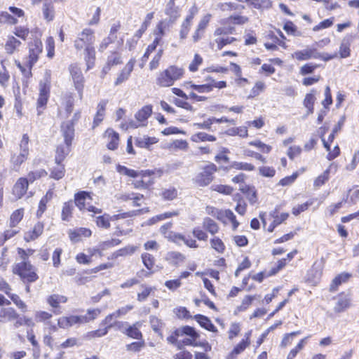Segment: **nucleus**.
<instances>
[{"label": "nucleus", "instance_id": "obj_25", "mask_svg": "<svg viewBox=\"0 0 359 359\" xmlns=\"http://www.w3.org/2000/svg\"><path fill=\"white\" fill-rule=\"evenodd\" d=\"M42 13L44 19L50 22L55 18V8L51 1L49 2H44L42 8Z\"/></svg>", "mask_w": 359, "mask_h": 359}, {"label": "nucleus", "instance_id": "obj_61", "mask_svg": "<svg viewBox=\"0 0 359 359\" xmlns=\"http://www.w3.org/2000/svg\"><path fill=\"white\" fill-rule=\"evenodd\" d=\"M223 211L224 210L209 205L205 208V212L208 215L215 217L219 220H222L224 218Z\"/></svg>", "mask_w": 359, "mask_h": 359}, {"label": "nucleus", "instance_id": "obj_39", "mask_svg": "<svg viewBox=\"0 0 359 359\" xmlns=\"http://www.w3.org/2000/svg\"><path fill=\"white\" fill-rule=\"evenodd\" d=\"M24 216V209L20 208L15 210L10 217V226L15 227L22 219Z\"/></svg>", "mask_w": 359, "mask_h": 359}, {"label": "nucleus", "instance_id": "obj_4", "mask_svg": "<svg viewBox=\"0 0 359 359\" xmlns=\"http://www.w3.org/2000/svg\"><path fill=\"white\" fill-rule=\"evenodd\" d=\"M12 271L14 274L18 275L25 283H34L39 278L35 267L29 262L15 264Z\"/></svg>", "mask_w": 359, "mask_h": 359}, {"label": "nucleus", "instance_id": "obj_44", "mask_svg": "<svg viewBox=\"0 0 359 359\" xmlns=\"http://www.w3.org/2000/svg\"><path fill=\"white\" fill-rule=\"evenodd\" d=\"M140 323H136L133 325L130 326L126 332V334L133 339H140L142 338V333L139 330L138 326H140Z\"/></svg>", "mask_w": 359, "mask_h": 359}, {"label": "nucleus", "instance_id": "obj_17", "mask_svg": "<svg viewBox=\"0 0 359 359\" xmlns=\"http://www.w3.org/2000/svg\"><path fill=\"white\" fill-rule=\"evenodd\" d=\"M22 43L20 40L16 39L14 36L9 35L7 37L6 41L4 45V49L7 54L13 55L15 52L19 51Z\"/></svg>", "mask_w": 359, "mask_h": 359}, {"label": "nucleus", "instance_id": "obj_27", "mask_svg": "<svg viewBox=\"0 0 359 359\" xmlns=\"http://www.w3.org/2000/svg\"><path fill=\"white\" fill-rule=\"evenodd\" d=\"M316 100V90H312L311 93L306 95L304 100V105L307 109V114H311L313 113V104Z\"/></svg>", "mask_w": 359, "mask_h": 359}, {"label": "nucleus", "instance_id": "obj_16", "mask_svg": "<svg viewBox=\"0 0 359 359\" xmlns=\"http://www.w3.org/2000/svg\"><path fill=\"white\" fill-rule=\"evenodd\" d=\"M337 302L334 307L335 313H341L351 306V298L349 295L344 293L339 294L337 298Z\"/></svg>", "mask_w": 359, "mask_h": 359}, {"label": "nucleus", "instance_id": "obj_9", "mask_svg": "<svg viewBox=\"0 0 359 359\" xmlns=\"http://www.w3.org/2000/svg\"><path fill=\"white\" fill-rule=\"evenodd\" d=\"M29 139L27 134L22 135V140L20 142V152L18 155H13L11 158V162L15 165H20L25 162L29 156Z\"/></svg>", "mask_w": 359, "mask_h": 359}, {"label": "nucleus", "instance_id": "obj_10", "mask_svg": "<svg viewBox=\"0 0 359 359\" xmlns=\"http://www.w3.org/2000/svg\"><path fill=\"white\" fill-rule=\"evenodd\" d=\"M217 170V168L215 164L210 163L207 165L196 176V183L201 187H205L210 184L213 180V175Z\"/></svg>", "mask_w": 359, "mask_h": 359}, {"label": "nucleus", "instance_id": "obj_58", "mask_svg": "<svg viewBox=\"0 0 359 359\" xmlns=\"http://www.w3.org/2000/svg\"><path fill=\"white\" fill-rule=\"evenodd\" d=\"M8 296L11 298V299L19 309L23 312L27 311V306L26 304L20 299L18 294L10 293Z\"/></svg>", "mask_w": 359, "mask_h": 359}, {"label": "nucleus", "instance_id": "obj_59", "mask_svg": "<svg viewBox=\"0 0 359 359\" xmlns=\"http://www.w3.org/2000/svg\"><path fill=\"white\" fill-rule=\"evenodd\" d=\"M329 175L330 170L327 169L314 180V187L318 188L323 186L329 180Z\"/></svg>", "mask_w": 359, "mask_h": 359}, {"label": "nucleus", "instance_id": "obj_64", "mask_svg": "<svg viewBox=\"0 0 359 359\" xmlns=\"http://www.w3.org/2000/svg\"><path fill=\"white\" fill-rule=\"evenodd\" d=\"M3 23L15 25L18 23V20L11 15H10L8 13L2 12L0 14V25Z\"/></svg>", "mask_w": 359, "mask_h": 359}, {"label": "nucleus", "instance_id": "obj_43", "mask_svg": "<svg viewBox=\"0 0 359 359\" xmlns=\"http://www.w3.org/2000/svg\"><path fill=\"white\" fill-rule=\"evenodd\" d=\"M241 190L244 194H246V196H247L249 202L251 204H255L257 202V194H256V190L254 187L245 186V187L241 188Z\"/></svg>", "mask_w": 359, "mask_h": 359}, {"label": "nucleus", "instance_id": "obj_7", "mask_svg": "<svg viewBox=\"0 0 359 359\" xmlns=\"http://www.w3.org/2000/svg\"><path fill=\"white\" fill-rule=\"evenodd\" d=\"M92 197L88 192L80 191L75 194V205L80 210H88L93 214L102 213V210L90 205Z\"/></svg>", "mask_w": 359, "mask_h": 359}, {"label": "nucleus", "instance_id": "obj_42", "mask_svg": "<svg viewBox=\"0 0 359 359\" xmlns=\"http://www.w3.org/2000/svg\"><path fill=\"white\" fill-rule=\"evenodd\" d=\"M111 216L108 214L100 215L95 218V222L98 227L109 229L110 227Z\"/></svg>", "mask_w": 359, "mask_h": 359}, {"label": "nucleus", "instance_id": "obj_48", "mask_svg": "<svg viewBox=\"0 0 359 359\" xmlns=\"http://www.w3.org/2000/svg\"><path fill=\"white\" fill-rule=\"evenodd\" d=\"M144 196L140 194H135L133 192L123 193L117 196V199L122 201H128L132 199L142 200Z\"/></svg>", "mask_w": 359, "mask_h": 359}, {"label": "nucleus", "instance_id": "obj_37", "mask_svg": "<svg viewBox=\"0 0 359 359\" xmlns=\"http://www.w3.org/2000/svg\"><path fill=\"white\" fill-rule=\"evenodd\" d=\"M158 142V139L154 137L144 136L137 139L136 145L141 148H149V147Z\"/></svg>", "mask_w": 359, "mask_h": 359}, {"label": "nucleus", "instance_id": "obj_23", "mask_svg": "<svg viewBox=\"0 0 359 359\" xmlns=\"http://www.w3.org/2000/svg\"><path fill=\"white\" fill-rule=\"evenodd\" d=\"M107 104V100H101L97 107V113L93 121V128L97 126L104 119L105 115V109Z\"/></svg>", "mask_w": 359, "mask_h": 359}, {"label": "nucleus", "instance_id": "obj_12", "mask_svg": "<svg viewBox=\"0 0 359 359\" xmlns=\"http://www.w3.org/2000/svg\"><path fill=\"white\" fill-rule=\"evenodd\" d=\"M29 183L28 180L25 177H20L16 181L12 189L14 200L20 199L27 193Z\"/></svg>", "mask_w": 359, "mask_h": 359}, {"label": "nucleus", "instance_id": "obj_20", "mask_svg": "<svg viewBox=\"0 0 359 359\" xmlns=\"http://www.w3.org/2000/svg\"><path fill=\"white\" fill-rule=\"evenodd\" d=\"M19 314L11 307L0 309V323H6L18 318Z\"/></svg>", "mask_w": 359, "mask_h": 359}, {"label": "nucleus", "instance_id": "obj_51", "mask_svg": "<svg viewBox=\"0 0 359 359\" xmlns=\"http://www.w3.org/2000/svg\"><path fill=\"white\" fill-rule=\"evenodd\" d=\"M142 211H143V210H133V211H129V212H123V213L114 215L113 216H111V221H116V220H118L121 219L132 217L140 215Z\"/></svg>", "mask_w": 359, "mask_h": 359}, {"label": "nucleus", "instance_id": "obj_30", "mask_svg": "<svg viewBox=\"0 0 359 359\" xmlns=\"http://www.w3.org/2000/svg\"><path fill=\"white\" fill-rule=\"evenodd\" d=\"M165 13L170 17L172 22H174L180 16V9L175 6L173 0H170L165 8Z\"/></svg>", "mask_w": 359, "mask_h": 359}, {"label": "nucleus", "instance_id": "obj_14", "mask_svg": "<svg viewBox=\"0 0 359 359\" xmlns=\"http://www.w3.org/2000/svg\"><path fill=\"white\" fill-rule=\"evenodd\" d=\"M122 63L121 54L117 51H111L107 56L106 64L102 70V77H104L111 69L113 66Z\"/></svg>", "mask_w": 359, "mask_h": 359}, {"label": "nucleus", "instance_id": "obj_26", "mask_svg": "<svg viewBox=\"0 0 359 359\" xmlns=\"http://www.w3.org/2000/svg\"><path fill=\"white\" fill-rule=\"evenodd\" d=\"M71 145L61 144L57 147L55 155V163L57 164L61 163V162L66 158L70 151Z\"/></svg>", "mask_w": 359, "mask_h": 359}, {"label": "nucleus", "instance_id": "obj_34", "mask_svg": "<svg viewBox=\"0 0 359 359\" xmlns=\"http://www.w3.org/2000/svg\"><path fill=\"white\" fill-rule=\"evenodd\" d=\"M226 134L230 136L238 135L243 138L247 137L248 136V126L229 128L226 131Z\"/></svg>", "mask_w": 359, "mask_h": 359}, {"label": "nucleus", "instance_id": "obj_18", "mask_svg": "<svg viewBox=\"0 0 359 359\" xmlns=\"http://www.w3.org/2000/svg\"><path fill=\"white\" fill-rule=\"evenodd\" d=\"M43 224L41 222H37L32 229L27 231L25 232L24 236V239L26 242H30L32 241L36 240L39 238L43 231Z\"/></svg>", "mask_w": 359, "mask_h": 359}, {"label": "nucleus", "instance_id": "obj_36", "mask_svg": "<svg viewBox=\"0 0 359 359\" xmlns=\"http://www.w3.org/2000/svg\"><path fill=\"white\" fill-rule=\"evenodd\" d=\"M74 205L72 201L65 202L62 209L61 217L63 221H69L72 217Z\"/></svg>", "mask_w": 359, "mask_h": 359}, {"label": "nucleus", "instance_id": "obj_38", "mask_svg": "<svg viewBox=\"0 0 359 359\" xmlns=\"http://www.w3.org/2000/svg\"><path fill=\"white\" fill-rule=\"evenodd\" d=\"M203 226L205 230H207L212 235L217 233L219 231V226L217 224L209 217H205L203 219Z\"/></svg>", "mask_w": 359, "mask_h": 359}, {"label": "nucleus", "instance_id": "obj_35", "mask_svg": "<svg viewBox=\"0 0 359 359\" xmlns=\"http://www.w3.org/2000/svg\"><path fill=\"white\" fill-rule=\"evenodd\" d=\"M137 249V246L128 245L114 252L113 253V257L117 258L118 257L132 255Z\"/></svg>", "mask_w": 359, "mask_h": 359}, {"label": "nucleus", "instance_id": "obj_29", "mask_svg": "<svg viewBox=\"0 0 359 359\" xmlns=\"http://www.w3.org/2000/svg\"><path fill=\"white\" fill-rule=\"evenodd\" d=\"M74 101V99L72 93H67L64 95L62 105L66 111L67 116H68L73 110Z\"/></svg>", "mask_w": 359, "mask_h": 359}, {"label": "nucleus", "instance_id": "obj_53", "mask_svg": "<svg viewBox=\"0 0 359 359\" xmlns=\"http://www.w3.org/2000/svg\"><path fill=\"white\" fill-rule=\"evenodd\" d=\"M1 65L2 67V69H0V85L2 87L6 88L8 86L10 75L3 61H1Z\"/></svg>", "mask_w": 359, "mask_h": 359}, {"label": "nucleus", "instance_id": "obj_41", "mask_svg": "<svg viewBox=\"0 0 359 359\" xmlns=\"http://www.w3.org/2000/svg\"><path fill=\"white\" fill-rule=\"evenodd\" d=\"M52 314L45 311H37L34 313L35 320L38 323H44L49 325Z\"/></svg>", "mask_w": 359, "mask_h": 359}, {"label": "nucleus", "instance_id": "obj_21", "mask_svg": "<svg viewBox=\"0 0 359 359\" xmlns=\"http://www.w3.org/2000/svg\"><path fill=\"white\" fill-rule=\"evenodd\" d=\"M150 174H151V172L149 170H145V171L142 170V173L140 176L141 177V180H135V182H133L134 187L136 189H147L149 186L153 184L154 182V180H146V178L147 177H149Z\"/></svg>", "mask_w": 359, "mask_h": 359}, {"label": "nucleus", "instance_id": "obj_22", "mask_svg": "<svg viewBox=\"0 0 359 359\" xmlns=\"http://www.w3.org/2000/svg\"><path fill=\"white\" fill-rule=\"evenodd\" d=\"M62 133L64 137L65 143L72 145V140L74 136V128L73 123H66L62 126Z\"/></svg>", "mask_w": 359, "mask_h": 359}, {"label": "nucleus", "instance_id": "obj_31", "mask_svg": "<svg viewBox=\"0 0 359 359\" xmlns=\"http://www.w3.org/2000/svg\"><path fill=\"white\" fill-rule=\"evenodd\" d=\"M185 258L183 254L175 251L169 252L166 255V260L173 265H178L184 262Z\"/></svg>", "mask_w": 359, "mask_h": 359}, {"label": "nucleus", "instance_id": "obj_19", "mask_svg": "<svg viewBox=\"0 0 359 359\" xmlns=\"http://www.w3.org/2000/svg\"><path fill=\"white\" fill-rule=\"evenodd\" d=\"M105 136L108 139L107 147L109 149L115 150L119 144V135L113 129L109 128L105 132Z\"/></svg>", "mask_w": 359, "mask_h": 359}, {"label": "nucleus", "instance_id": "obj_33", "mask_svg": "<svg viewBox=\"0 0 359 359\" xmlns=\"http://www.w3.org/2000/svg\"><path fill=\"white\" fill-rule=\"evenodd\" d=\"M250 332L245 334V339H243L232 351L231 353L230 357H236V355H238L241 352H243L247 346L250 344Z\"/></svg>", "mask_w": 359, "mask_h": 359}, {"label": "nucleus", "instance_id": "obj_46", "mask_svg": "<svg viewBox=\"0 0 359 359\" xmlns=\"http://www.w3.org/2000/svg\"><path fill=\"white\" fill-rule=\"evenodd\" d=\"M191 140L196 142H198L200 141L205 142H214L216 140V137L213 135H208L205 133H198L191 137Z\"/></svg>", "mask_w": 359, "mask_h": 359}, {"label": "nucleus", "instance_id": "obj_2", "mask_svg": "<svg viewBox=\"0 0 359 359\" xmlns=\"http://www.w3.org/2000/svg\"><path fill=\"white\" fill-rule=\"evenodd\" d=\"M95 41V32L90 28L83 29L78 34L74 41V48L77 50H84V60L86 62L87 69H91L95 64V50L93 46Z\"/></svg>", "mask_w": 359, "mask_h": 359}, {"label": "nucleus", "instance_id": "obj_13", "mask_svg": "<svg viewBox=\"0 0 359 359\" xmlns=\"http://www.w3.org/2000/svg\"><path fill=\"white\" fill-rule=\"evenodd\" d=\"M135 59L131 58L121 69L120 73L118 74L117 78L114 82L115 86H119L123 82L126 81L130 76L132 72L133 71L134 66L135 65Z\"/></svg>", "mask_w": 359, "mask_h": 359}, {"label": "nucleus", "instance_id": "obj_54", "mask_svg": "<svg viewBox=\"0 0 359 359\" xmlns=\"http://www.w3.org/2000/svg\"><path fill=\"white\" fill-rule=\"evenodd\" d=\"M47 172L43 169L37 170L35 171H32L29 172L28 176L27 178L28 180V182L30 183L34 182L35 180L45 177L47 175Z\"/></svg>", "mask_w": 359, "mask_h": 359}, {"label": "nucleus", "instance_id": "obj_40", "mask_svg": "<svg viewBox=\"0 0 359 359\" xmlns=\"http://www.w3.org/2000/svg\"><path fill=\"white\" fill-rule=\"evenodd\" d=\"M117 172L121 175H126L130 177L136 178L139 177L142 173V171H137L133 169H129L126 166L118 165L117 166Z\"/></svg>", "mask_w": 359, "mask_h": 359}, {"label": "nucleus", "instance_id": "obj_52", "mask_svg": "<svg viewBox=\"0 0 359 359\" xmlns=\"http://www.w3.org/2000/svg\"><path fill=\"white\" fill-rule=\"evenodd\" d=\"M211 247L218 253H224L225 245L223 241L218 237H214L210 240Z\"/></svg>", "mask_w": 359, "mask_h": 359}, {"label": "nucleus", "instance_id": "obj_5", "mask_svg": "<svg viewBox=\"0 0 359 359\" xmlns=\"http://www.w3.org/2000/svg\"><path fill=\"white\" fill-rule=\"evenodd\" d=\"M152 114V106L150 104L142 107L135 114V121H130L128 123L122 124V128L128 130V128H137L147 126V119Z\"/></svg>", "mask_w": 359, "mask_h": 359}, {"label": "nucleus", "instance_id": "obj_47", "mask_svg": "<svg viewBox=\"0 0 359 359\" xmlns=\"http://www.w3.org/2000/svg\"><path fill=\"white\" fill-rule=\"evenodd\" d=\"M339 54L341 57L345 58L350 55V41L344 38L339 47Z\"/></svg>", "mask_w": 359, "mask_h": 359}, {"label": "nucleus", "instance_id": "obj_1", "mask_svg": "<svg viewBox=\"0 0 359 359\" xmlns=\"http://www.w3.org/2000/svg\"><path fill=\"white\" fill-rule=\"evenodd\" d=\"M199 334L194 328L189 326H184L178 328L175 332V337L168 339L174 344L178 349L184 346H200L205 352L211 351V346L206 341H198Z\"/></svg>", "mask_w": 359, "mask_h": 359}, {"label": "nucleus", "instance_id": "obj_63", "mask_svg": "<svg viewBox=\"0 0 359 359\" xmlns=\"http://www.w3.org/2000/svg\"><path fill=\"white\" fill-rule=\"evenodd\" d=\"M46 48L47 50V56L53 58L55 55V41L52 36L47 38L46 41Z\"/></svg>", "mask_w": 359, "mask_h": 359}, {"label": "nucleus", "instance_id": "obj_55", "mask_svg": "<svg viewBox=\"0 0 359 359\" xmlns=\"http://www.w3.org/2000/svg\"><path fill=\"white\" fill-rule=\"evenodd\" d=\"M154 18V13H149L147 15L145 20L144 22L142 23L140 29L137 31L135 34V36L137 38H140L142 36V34L145 32V30L147 29L148 26L149 25L151 20Z\"/></svg>", "mask_w": 359, "mask_h": 359}, {"label": "nucleus", "instance_id": "obj_3", "mask_svg": "<svg viewBox=\"0 0 359 359\" xmlns=\"http://www.w3.org/2000/svg\"><path fill=\"white\" fill-rule=\"evenodd\" d=\"M184 74V69L176 65H170L167 69L158 73L156 83L160 87H170L176 81L181 79Z\"/></svg>", "mask_w": 359, "mask_h": 359}, {"label": "nucleus", "instance_id": "obj_56", "mask_svg": "<svg viewBox=\"0 0 359 359\" xmlns=\"http://www.w3.org/2000/svg\"><path fill=\"white\" fill-rule=\"evenodd\" d=\"M161 195L163 199L172 201L177 196V191L174 187H170L163 189Z\"/></svg>", "mask_w": 359, "mask_h": 359}, {"label": "nucleus", "instance_id": "obj_6", "mask_svg": "<svg viewBox=\"0 0 359 359\" xmlns=\"http://www.w3.org/2000/svg\"><path fill=\"white\" fill-rule=\"evenodd\" d=\"M50 73L49 72H46L43 80H41L39 83V97L37 99V110L38 114H41V109L43 108L48 100L50 96Z\"/></svg>", "mask_w": 359, "mask_h": 359}, {"label": "nucleus", "instance_id": "obj_28", "mask_svg": "<svg viewBox=\"0 0 359 359\" xmlns=\"http://www.w3.org/2000/svg\"><path fill=\"white\" fill-rule=\"evenodd\" d=\"M195 318L202 327L212 332H217L216 327L212 323L211 320L206 316L198 315L196 316Z\"/></svg>", "mask_w": 359, "mask_h": 359}, {"label": "nucleus", "instance_id": "obj_24", "mask_svg": "<svg viewBox=\"0 0 359 359\" xmlns=\"http://www.w3.org/2000/svg\"><path fill=\"white\" fill-rule=\"evenodd\" d=\"M351 277V274L349 273L344 272L339 274L333 279L330 287V290L331 292L336 291L339 285L347 282Z\"/></svg>", "mask_w": 359, "mask_h": 359}, {"label": "nucleus", "instance_id": "obj_45", "mask_svg": "<svg viewBox=\"0 0 359 359\" xmlns=\"http://www.w3.org/2000/svg\"><path fill=\"white\" fill-rule=\"evenodd\" d=\"M178 215H179L178 211L165 212L163 214H161V215H156V216L153 217L152 218H151L149 220L148 223H149V224H154L159 221L163 220L167 218H170L171 217L177 216Z\"/></svg>", "mask_w": 359, "mask_h": 359}, {"label": "nucleus", "instance_id": "obj_50", "mask_svg": "<svg viewBox=\"0 0 359 359\" xmlns=\"http://www.w3.org/2000/svg\"><path fill=\"white\" fill-rule=\"evenodd\" d=\"M221 25H223V27L217 28L215 31V36H219V35H226L229 34H233L236 31L235 28L232 26H230V24H222V21L220 22Z\"/></svg>", "mask_w": 359, "mask_h": 359}, {"label": "nucleus", "instance_id": "obj_11", "mask_svg": "<svg viewBox=\"0 0 359 359\" xmlns=\"http://www.w3.org/2000/svg\"><path fill=\"white\" fill-rule=\"evenodd\" d=\"M43 50L42 42L36 39L29 45V60L28 65L30 67L37 62L39 55Z\"/></svg>", "mask_w": 359, "mask_h": 359}, {"label": "nucleus", "instance_id": "obj_8", "mask_svg": "<svg viewBox=\"0 0 359 359\" xmlns=\"http://www.w3.org/2000/svg\"><path fill=\"white\" fill-rule=\"evenodd\" d=\"M69 71L72 76L74 86L81 100L83 96L84 78L80 67L76 64H72L69 67Z\"/></svg>", "mask_w": 359, "mask_h": 359}, {"label": "nucleus", "instance_id": "obj_32", "mask_svg": "<svg viewBox=\"0 0 359 359\" xmlns=\"http://www.w3.org/2000/svg\"><path fill=\"white\" fill-rule=\"evenodd\" d=\"M249 19L248 17L243 15H231L226 19L222 20V23L225 24H234L242 25L248 22Z\"/></svg>", "mask_w": 359, "mask_h": 359}, {"label": "nucleus", "instance_id": "obj_57", "mask_svg": "<svg viewBox=\"0 0 359 359\" xmlns=\"http://www.w3.org/2000/svg\"><path fill=\"white\" fill-rule=\"evenodd\" d=\"M17 320L14 323L15 327L18 328L20 326L22 325H27L28 327H34V323L33 320L31 318L27 317L25 316H23L22 317H18V318L16 319Z\"/></svg>", "mask_w": 359, "mask_h": 359}, {"label": "nucleus", "instance_id": "obj_60", "mask_svg": "<svg viewBox=\"0 0 359 359\" xmlns=\"http://www.w3.org/2000/svg\"><path fill=\"white\" fill-rule=\"evenodd\" d=\"M255 299V296H245L243 298L241 304L237 306L236 311L241 312L245 311L252 304V302Z\"/></svg>", "mask_w": 359, "mask_h": 359}, {"label": "nucleus", "instance_id": "obj_62", "mask_svg": "<svg viewBox=\"0 0 359 359\" xmlns=\"http://www.w3.org/2000/svg\"><path fill=\"white\" fill-rule=\"evenodd\" d=\"M203 57L198 55L195 54L193 60L189 65V70L191 72H195L198 69V67L203 63Z\"/></svg>", "mask_w": 359, "mask_h": 359}, {"label": "nucleus", "instance_id": "obj_15", "mask_svg": "<svg viewBox=\"0 0 359 359\" xmlns=\"http://www.w3.org/2000/svg\"><path fill=\"white\" fill-rule=\"evenodd\" d=\"M67 302V297L59 294H53L46 298V302L53 309V313L56 315H59L62 313L60 311V304H64Z\"/></svg>", "mask_w": 359, "mask_h": 359}, {"label": "nucleus", "instance_id": "obj_49", "mask_svg": "<svg viewBox=\"0 0 359 359\" xmlns=\"http://www.w3.org/2000/svg\"><path fill=\"white\" fill-rule=\"evenodd\" d=\"M65 170L62 165L57 164V167L53 168L50 170V177L59 180L62 179L65 175Z\"/></svg>", "mask_w": 359, "mask_h": 359}]
</instances>
